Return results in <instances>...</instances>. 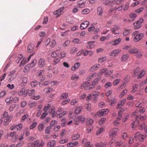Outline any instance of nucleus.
Listing matches in <instances>:
<instances>
[{
	"label": "nucleus",
	"instance_id": "obj_1",
	"mask_svg": "<svg viewBox=\"0 0 147 147\" xmlns=\"http://www.w3.org/2000/svg\"><path fill=\"white\" fill-rule=\"evenodd\" d=\"M1 117L5 118L3 123L5 125H7L12 119V117L11 115H9L8 113L6 111H5L1 115Z\"/></svg>",
	"mask_w": 147,
	"mask_h": 147
},
{
	"label": "nucleus",
	"instance_id": "obj_2",
	"mask_svg": "<svg viewBox=\"0 0 147 147\" xmlns=\"http://www.w3.org/2000/svg\"><path fill=\"white\" fill-rule=\"evenodd\" d=\"M132 35L134 36V40L135 42H137L140 40L144 37V34L142 33H140L138 31L134 32Z\"/></svg>",
	"mask_w": 147,
	"mask_h": 147
},
{
	"label": "nucleus",
	"instance_id": "obj_3",
	"mask_svg": "<svg viewBox=\"0 0 147 147\" xmlns=\"http://www.w3.org/2000/svg\"><path fill=\"white\" fill-rule=\"evenodd\" d=\"M146 116H142L140 115H139L136 116V118L135 121L132 123V128H134L135 127L137 126L139 123L140 119L141 121H143L146 119Z\"/></svg>",
	"mask_w": 147,
	"mask_h": 147
},
{
	"label": "nucleus",
	"instance_id": "obj_4",
	"mask_svg": "<svg viewBox=\"0 0 147 147\" xmlns=\"http://www.w3.org/2000/svg\"><path fill=\"white\" fill-rule=\"evenodd\" d=\"M82 89H84L86 90H89L92 89L94 88V85L90 84L88 82H85L81 85Z\"/></svg>",
	"mask_w": 147,
	"mask_h": 147
},
{
	"label": "nucleus",
	"instance_id": "obj_5",
	"mask_svg": "<svg viewBox=\"0 0 147 147\" xmlns=\"http://www.w3.org/2000/svg\"><path fill=\"white\" fill-rule=\"evenodd\" d=\"M143 19L141 18L136 22L134 23L133 25L134 26V29H136L141 27L142 26L141 24L143 22Z\"/></svg>",
	"mask_w": 147,
	"mask_h": 147
},
{
	"label": "nucleus",
	"instance_id": "obj_6",
	"mask_svg": "<svg viewBox=\"0 0 147 147\" xmlns=\"http://www.w3.org/2000/svg\"><path fill=\"white\" fill-rule=\"evenodd\" d=\"M45 144V143L42 141L40 142L39 140H36L32 142V147H42Z\"/></svg>",
	"mask_w": 147,
	"mask_h": 147
},
{
	"label": "nucleus",
	"instance_id": "obj_7",
	"mask_svg": "<svg viewBox=\"0 0 147 147\" xmlns=\"http://www.w3.org/2000/svg\"><path fill=\"white\" fill-rule=\"evenodd\" d=\"M146 135L145 134H142L140 132H136L135 135L134 137L135 138H138L140 142L143 141L144 138H146Z\"/></svg>",
	"mask_w": 147,
	"mask_h": 147
},
{
	"label": "nucleus",
	"instance_id": "obj_8",
	"mask_svg": "<svg viewBox=\"0 0 147 147\" xmlns=\"http://www.w3.org/2000/svg\"><path fill=\"white\" fill-rule=\"evenodd\" d=\"M121 52V51L120 49H115L111 52L109 54L110 56L112 57H116Z\"/></svg>",
	"mask_w": 147,
	"mask_h": 147
},
{
	"label": "nucleus",
	"instance_id": "obj_9",
	"mask_svg": "<svg viewBox=\"0 0 147 147\" xmlns=\"http://www.w3.org/2000/svg\"><path fill=\"white\" fill-rule=\"evenodd\" d=\"M109 112V110L107 109H102L100 110L97 113V115L99 117L105 115L107 114Z\"/></svg>",
	"mask_w": 147,
	"mask_h": 147
},
{
	"label": "nucleus",
	"instance_id": "obj_10",
	"mask_svg": "<svg viewBox=\"0 0 147 147\" xmlns=\"http://www.w3.org/2000/svg\"><path fill=\"white\" fill-rule=\"evenodd\" d=\"M129 79V77L128 76L125 77L123 80L121 85L120 86V87L121 88H124L127 84Z\"/></svg>",
	"mask_w": 147,
	"mask_h": 147
},
{
	"label": "nucleus",
	"instance_id": "obj_11",
	"mask_svg": "<svg viewBox=\"0 0 147 147\" xmlns=\"http://www.w3.org/2000/svg\"><path fill=\"white\" fill-rule=\"evenodd\" d=\"M118 129L117 128L111 129L109 133V136L110 137H114L116 136L118 131Z\"/></svg>",
	"mask_w": 147,
	"mask_h": 147
},
{
	"label": "nucleus",
	"instance_id": "obj_12",
	"mask_svg": "<svg viewBox=\"0 0 147 147\" xmlns=\"http://www.w3.org/2000/svg\"><path fill=\"white\" fill-rule=\"evenodd\" d=\"M27 90L23 88L20 90L18 92V94L20 96H25L27 94Z\"/></svg>",
	"mask_w": 147,
	"mask_h": 147
},
{
	"label": "nucleus",
	"instance_id": "obj_13",
	"mask_svg": "<svg viewBox=\"0 0 147 147\" xmlns=\"http://www.w3.org/2000/svg\"><path fill=\"white\" fill-rule=\"evenodd\" d=\"M120 27L118 26L114 25L111 29V32L112 33L115 35L119 34V32H117V31L119 30Z\"/></svg>",
	"mask_w": 147,
	"mask_h": 147
},
{
	"label": "nucleus",
	"instance_id": "obj_14",
	"mask_svg": "<svg viewBox=\"0 0 147 147\" xmlns=\"http://www.w3.org/2000/svg\"><path fill=\"white\" fill-rule=\"evenodd\" d=\"M49 112L52 115L53 117H55L57 114V111H55V107H52L49 110Z\"/></svg>",
	"mask_w": 147,
	"mask_h": 147
},
{
	"label": "nucleus",
	"instance_id": "obj_15",
	"mask_svg": "<svg viewBox=\"0 0 147 147\" xmlns=\"http://www.w3.org/2000/svg\"><path fill=\"white\" fill-rule=\"evenodd\" d=\"M46 61L43 59H40L39 61L38 65L40 67H43L46 65Z\"/></svg>",
	"mask_w": 147,
	"mask_h": 147
},
{
	"label": "nucleus",
	"instance_id": "obj_16",
	"mask_svg": "<svg viewBox=\"0 0 147 147\" xmlns=\"http://www.w3.org/2000/svg\"><path fill=\"white\" fill-rule=\"evenodd\" d=\"M89 24V22L88 21H85L80 24V28L81 30L85 29L88 26Z\"/></svg>",
	"mask_w": 147,
	"mask_h": 147
},
{
	"label": "nucleus",
	"instance_id": "obj_17",
	"mask_svg": "<svg viewBox=\"0 0 147 147\" xmlns=\"http://www.w3.org/2000/svg\"><path fill=\"white\" fill-rule=\"evenodd\" d=\"M121 39L120 38H119L118 39L111 42L110 43L112 45L116 46L119 44L121 42Z\"/></svg>",
	"mask_w": 147,
	"mask_h": 147
},
{
	"label": "nucleus",
	"instance_id": "obj_18",
	"mask_svg": "<svg viewBox=\"0 0 147 147\" xmlns=\"http://www.w3.org/2000/svg\"><path fill=\"white\" fill-rule=\"evenodd\" d=\"M64 7H62L57 10L54 11L53 13V14L55 15H58V16L61 15L64 9Z\"/></svg>",
	"mask_w": 147,
	"mask_h": 147
},
{
	"label": "nucleus",
	"instance_id": "obj_19",
	"mask_svg": "<svg viewBox=\"0 0 147 147\" xmlns=\"http://www.w3.org/2000/svg\"><path fill=\"white\" fill-rule=\"evenodd\" d=\"M77 120L79 122L83 123L85 121L86 118L84 116L80 115L78 117Z\"/></svg>",
	"mask_w": 147,
	"mask_h": 147
},
{
	"label": "nucleus",
	"instance_id": "obj_20",
	"mask_svg": "<svg viewBox=\"0 0 147 147\" xmlns=\"http://www.w3.org/2000/svg\"><path fill=\"white\" fill-rule=\"evenodd\" d=\"M129 57V56L128 54L123 55L121 58V61L123 62H125L128 59Z\"/></svg>",
	"mask_w": 147,
	"mask_h": 147
},
{
	"label": "nucleus",
	"instance_id": "obj_21",
	"mask_svg": "<svg viewBox=\"0 0 147 147\" xmlns=\"http://www.w3.org/2000/svg\"><path fill=\"white\" fill-rule=\"evenodd\" d=\"M76 108L75 111V113L76 114H79L82 111L83 108L82 106H78L76 107Z\"/></svg>",
	"mask_w": 147,
	"mask_h": 147
},
{
	"label": "nucleus",
	"instance_id": "obj_22",
	"mask_svg": "<svg viewBox=\"0 0 147 147\" xmlns=\"http://www.w3.org/2000/svg\"><path fill=\"white\" fill-rule=\"evenodd\" d=\"M56 142L53 140L49 142L47 144V147H53L55 145Z\"/></svg>",
	"mask_w": 147,
	"mask_h": 147
},
{
	"label": "nucleus",
	"instance_id": "obj_23",
	"mask_svg": "<svg viewBox=\"0 0 147 147\" xmlns=\"http://www.w3.org/2000/svg\"><path fill=\"white\" fill-rule=\"evenodd\" d=\"M140 71V69L139 67H137L134 70L133 76L134 77H138L139 75Z\"/></svg>",
	"mask_w": 147,
	"mask_h": 147
},
{
	"label": "nucleus",
	"instance_id": "obj_24",
	"mask_svg": "<svg viewBox=\"0 0 147 147\" xmlns=\"http://www.w3.org/2000/svg\"><path fill=\"white\" fill-rule=\"evenodd\" d=\"M143 55L142 52L140 50H138V52L135 53L134 55L136 56L137 58H140L142 57Z\"/></svg>",
	"mask_w": 147,
	"mask_h": 147
},
{
	"label": "nucleus",
	"instance_id": "obj_25",
	"mask_svg": "<svg viewBox=\"0 0 147 147\" xmlns=\"http://www.w3.org/2000/svg\"><path fill=\"white\" fill-rule=\"evenodd\" d=\"M28 78L26 77H23L22 80V81L20 84V85L22 86H24L27 82Z\"/></svg>",
	"mask_w": 147,
	"mask_h": 147
},
{
	"label": "nucleus",
	"instance_id": "obj_26",
	"mask_svg": "<svg viewBox=\"0 0 147 147\" xmlns=\"http://www.w3.org/2000/svg\"><path fill=\"white\" fill-rule=\"evenodd\" d=\"M138 49L135 48H133L128 51V53L130 54H135L138 52Z\"/></svg>",
	"mask_w": 147,
	"mask_h": 147
},
{
	"label": "nucleus",
	"instance_id": "obj_27",
	"mask_svg": "<svg viewBox=\"0 0 147 147\" xmlns=\"http://www.w3.org/2000/svg\"><path fill=\"white\" fill-rule=\"evenodd\" d=\"M125 100H121L120 102H119L118 105L117 106V109H119L122 107L125 104Z\"/></svg>",
	"mask_w": 147,
	"mask_h": 147
},
{
	"label": "nucleus",
	"instance_id": "obj_28",
	"mask_svg": "<svg viewBox=\"0 0 147 147\" xmlns=\"http://www.w3.org/2000/svg\"><path fill=\"white\" fill-rule=\"evenodd\" d=\"M80 65V63L78 62L75 63L74 66L72 67L71 68V70L72 71H74L76 69H78Z\"/></svg>",
	"mask_w": 147,
	"mask_h": 147
},
{
	"label": "nucleus",
	"instance_id": "obj_29",
	"mask_svg": "<svg viewBox=\"0 0 147 147\" xmlns=\"http://www.w3.org/2000/svg\"><path fill=\"white\" fill-rule=\"evenodd\" d=\"M145 74V71L144 70H142L139 73L138 76L137 77V78L139 79L142 78Z\"/></svg>",
	"mask_w": 147,
	"mask_h": 147
},
{
	"label": "nucleus",
	"instance_id": "obj_30",
	"mask_svg": "<svg viewBox=\"0 0 147 147\" xmlns=\"http://www.w3.org/2000/svg\"><path fill=\"white\" fill-rule=\"evenodd\" d=\"M100 66L99 64H96L92 66L90 69V71H93L94 70H96L99 68Z\"/></svg>",
	"mask_w": 147,
	"mask_h": 147
},
{
	"label": "nucleus",
	"instance_id": "obj_31",
	"mask_svg": "<svg viewBox=\"0 0 147 147\" xmlns=\"http://www.w3.org/2000/svg\"><path fill=\"white\" fill-rule=\"evenodd\" d=\"M34 50V47L31 45H29L27 48V52L28 53H32Z\"/></svg>",
	"mask_w": 147,
	"mask_h": 147
},
{
	"label": "nucleus",
	"instance_id": "obj_32",
	"mask_svg": "<svg viewBox=\"0 0 147 147\" xmlns=\"http://www.w3.org/2000/svg\"><path fill=\"white\" fill-rule=\"evenodd\" d=\"M56 45V42L55 40L54 39L50 40L49 46L51 48L55 46Z\"/></svg>",
	"mask_w": 147,
	"mask_h": 147
},
{
	"label": "nucleus",
	"instance_id": "obj_33",
	"mask_svg": "<svg viewBox=\"0 0 147 147\" xmlns=\"http://www.w3.org/2000/svg\"><path fill=\"white\" fill-rule=\"evenodd\" d=\"M53 91V89L51 88H45L44 90V91L45 93L48 94L51 92Z\"/></svg>",
	"mask_w": 147,
	"mask_h": 147
},
{
	"label": "nucleus",
	"instance_id": "obj_34",
	"mask_svg": "<svg viewBox=\"0 0 147 147\" xmlns=\"http://www.w3.org/2000/svg\"><path fill=\"white\" fill-rule=\"evenodd\" d=\"M78 144V142H70L67 144V146L68 147H72L77 146Z\"/></svg>",
	"mask_w": 147,
	"mask_h": 147
},
{
	"label": "nucleus",
	"instance_id": "obj_35",
	"mask_svg": "<svg viewBox=\"0 0 147 147\" xmlns=\"http://www.w3.org/2000/svg\"><path fill=\"white\" fill-rule=\"evenodd\" d=\"M44 127V124L42 123H40L38 126V129L40 131H42L43 130Z\"/></svg>",
	"mask_w": 147,
	"mask_h": 147
},
{
	"label": "nucleus",
	"instance_id": "obj_36",
	"mask_svg": "<svg viewBox=\"0 0 147 147\" xmlns=\"http://www.w3.org/2000/svg\"><path fill=\"white\" fill-rule=\"evenodd\" d=\"M107 143L105 142L103 143L102 142H100L99 144H96V147H105Z\"/></svg>",
	"mask_w": 147,
	"mask_h": 147
},
{
	"label": "nucleus",
	"instance_id": "obj_37",
	"mask_svg": "<svg viewBox=\"0 0 147 147\" xmlns=\"http://www.w3.org/2000/svg\"><path fill=\"white\" fill-rule=\"evenodd\" d=\"M44 70H41L38 71L36 74V75L37 77H40L44 74Z\"/></svg>",
	"mask_w": 147,
	"mask_h": 147
},
{
	"label": "nucleus",
	"instance_id": "obj_38",
	"mask_svg": "<svg viewBox=\"0 0 147 147\" xmlns=\"http://www.w3.org/2000/svg\"><path fill=\"white\" fill-rule=\"evenodd\" d=\"M37 63V61L36 59H34L32 61L29 65L30 67H34Z\"/></svg>",
	"mask_w": 147,
	"mask_h": 147
},
{
	"label": "nucleus",
	"instance_id": "obj_39",
	"mask_svg": "<svg viewBox=\"0 0 147 147\" xmlns=\"http://www.w3.org/2000/svg\"><path fill=\"white\" fill-rule=\"evenodd\" d=\"M27 94L28 93L29 96H31L35 93V90L33 89L27 90Z\"/></svg>",
	"mask_w": 147,
	"mask_h": 147
},
{
	"label": "nucleus",
	"instance_id": "obj_40",
	"mask_svg": "<svg viewBox=\"0 0 147 147\" xmlns=\"http://www.w3.org/2000/svg\"><path fill=\"white\" fill-rule=\"evenodd\" d=\"M103 10L101 7H99L97 8V14L101 16Z\"/></svg>",
	"mask_w": 147,
	"mask_h": 147
},
{
	"label": "nucleus",
	"instance_id": "obj_41",
	"mask_svg": "<svg viewBox=\"0 0 147 147\" xmlns=\"http://www.w3.org/2000/svg\"><path fill=\"white\" fill-rule=\"evenodd\" d=\"M96 73H94L90 75L87 78L86 80L88 81H90L91 79L95 78L96 75Z\"/></svg>",
	"mask_w": 147,
	"mask_h": 147
},
{
	"label": "nucleus",
	"instance_id": "obj_42",
	"mask_svg": "<svg viewBox=\"0 0 147 147\" xmlns=\"http://www.w3.org/2000/svg\"><path fill=\"white\" fill-rule=\"evenodd\" d=\"M71 79L72 80L76 81L79 79V76L76 74H74L72 76Z\"/></svg>",
	"mask_w": 147,
	"mask_h": 147
},
{
	"label": "nucleus",
	"instance_id": "obj_43",
	"mask_svg": "<svg viewBox=\"0 0 147 147\" xmlns=\"http://www.w3.org/2000/svg\"><path fill=\"white\" fill-rule=\"evenodd\" d=\"M127 90L126 89L124 90L119 95V97L121 98L123 96L127 93Z\"/></svg>",
	"mask_w": 147,
	"mask_h": 147
},
{
	"label": "nucleus",
	"instance_id": "obj_44",
	"mask_svg": "<svg viewBox=\"0 0 147 147\" xmlns=\"http://www.w3.org/2000/svg\"><path fill=\"white\" fill-rule=\"evenodd\" d=\"M123 143V141H118L115 142V144L116 147H120L121 145Z\"/></svg>",
	"mask_w": 147,
	"mask_h": 147
},
{
	"label": "nucleus",
	"instance_id": "obj_45",
	"mask_svg": "<svg viewBox=\"0 0 147 147\" xmlns=\"http://www.w3.org/2000/svg\"><path fill=\"white\" fill-rule=\"evenodd\" d=\"M12 101V98H7L5 100V102L8 105H9L11 103Z\"/></svg>",
	"mask_w": 147,
	"mask_h": 147
},
{
	"label": "nucleus",
	"instance_id": "obj_46",
	"mask_svg": "<svg viewBox=\"0 0 147 147\" xmlns=\"http://www.w3.org/2000/svg\"><path fill=\"white\" fill-rule=\"evenodd\" d=\"M68 96V94L67 92L63 93L62 94L60 98L61 99H63L66 98Z\"/></svg>",
	"mask_w": 147,
	"mask_h": 147
},
{
	"label": "nucleus",
	"instance_id": "obj_47",
	"mask_svg": "<svg viewBox=\"0 0 147 147\" xmlns=\"http://www.w3.org/2000/svg\"><path fill=\"white\" fill-rule=\"evenodd\" d=\"M105 130L104 129L103 127H101L97 131L96 134V135H98L102 133V132Z\"/></svg>",
	"mask_w": 147,
	"mask_h": 147
},
{
	"label": "nucleus",
	"instance_id": "obj_48",
	"mask_svg": "<svg viewBox=\"0 0 147 147\" xmlns=\"http://www.w3.org/2000/svg\"><path fill=\"white\" fill-rule=\"evenodd\" d=\"M80 137V135L79 134H76L72 136V139L73 140H76L79 138Z\"/></svg>",
	"mask_w": 147,
	"mask_h": 147
},
{
	"label": "nucleus",
	"instance_id": "obj_49",
	"mask_svg": "<svg viewBox=\"0 0 147 147\" xmlns=\"http://www.w3.org/2000/svg\"><path fill=\"white\" fill-rule=\"evenodd\" d=\"M121 81L120 79H115L113 82V84L114 86L117 85Z\"/></svg>",
	"mask_w": 147,
	"mask_h": 147
},
{
	"label": "nucleus",
	"instance_id": "obj_50",
	"mask_svg": "<svg viewBox=\"0 0 147 147\" xmlns=\"http://www.w3.org/2000/svg\"><path fill=\"white\" fill-rule=\"evenodd\" d=\"M28 62L26 60V59L25 58H24L20 63V66H21L22 65H24Z\"/></svg>",
	"mask_w": 147,
	"mask_h": 147
},
{
	"label": "nucleus",
	"instance_id": "obj_51",
	"mask_svg": "<svg viewBox=\"0 0 147 147\" xmlns=\"http://www.w3.org/2000/svg\"><path fill=\"white\" fill-rule=\"evenodd\" d=\"M121 137L124 140H126L128 138L127 134L125 132H124L121 135Z\"/></svg>",
	"mask_w": 147,
	"mask_h": 147
},
{
	"label": "nucleus",
	"instance_id": "obj_52",
	"mask_svg": "<svg viewBox=\"0 0 147 147\" xmlns=\"http://www.w3.org/2000/svg\"><path fill=\"white\" fill-rule=\"evenodd\" d=\"M86 109L88 111H90L91 109V105L90 103L86 104L85 105Z\"/></svg>",
	"mask_w": 147,
	"mask_h": 147
},
{
	"label": "nucleus",
	"instance_id": "obj_53",
	"mask_svg": "<svg viewBox=\"0 0 147 147\" xmlns=\"http://www.w3.org/2000/svg\"><path fill=\"white\" fill-rule=\"evenodd\" d=\"M31 68L29 64L26 65L24 67V71L25 72H28L30 68Z\"/></svg>",
	"mask_w": 147,
	"mask_h": 147
},
{
	"label": "nucleus",
	"instance_id": "obj_54",
	"mask_svg": "<svg viewBox=\"0 0 147 147\" xmlns=\"http://www.w3.org/2000/svg\"><path fill=\"white\" fill-rule=\"evenodd\" d=\"M79 7L82 8L84 7L85 3L84 1H80L78 2Z\"/></svg>",
	"mask_w": 147,
	"mask_h": 147
},
{
	"label": "nucleus",
	"instance_id": "obj_55",
	"mask_svg": "<svg viewBox=\"0 0 147 147\" xmlns=\"http://www.w3.org/2000/svg\"><path fill=\"white\" fill-rule=\"evenodd\" d=\"M67 111H63L62 113H60L57 115V117L61 118L63 116L66 114Z\"/></svg>",
	"mask_w": 147,
	"mask_h": 147
},
{
	"label": "nucleus",
	"instance_id": "obj_56",
	"mask_svg": "<svg viewBox=\"0 0 147 147\" xmlns=\"http://www.w3.org/2000/svg\"><path fill=\"white\" fill-rule=\"evenodd\" d=\"M68 140L67 138H65L63 139H62L59 140V142L61 144H63L67 142Z\"/></svg>",
	"mask_w": 147,
	"mask_h": 147
},
{
	"label": "nucleus",
	"instance_id": "obj_57",
	"mask_svg": "<svg viewBox=\"0 0 147 147\" xmlns=\"http://www.w3.org/2000/svg\"><path fill=\"white\" fill-rule=\"evenodd\" d=\"M107 59V57L106 56L99 58L98 59V61L100 63H102L105 61Z\"/></svg>",
	"mask_w": 147,
	"mask_h": 147
},
{
	"label": "nucleus",
	"instance_id": "obj_58",
	"mask_svg": "<svg viewBox=\"0 0 147 147\" xmlns=\"http://www.w3.org/2000/svg\"><path fill=\"white\" fill-rule=\"evenodd\" d=\"M72 42L76 44L80 43L81 44L82 43V42L80 41L79 40L78 38H74Z\"/></svg>",
	"mask_w": 147,
	"mask_h": 147
},
{
	"label": "nucleus",
	"instance_id": "obj_59",
	"mask_svg": "<svg viewBox=\"0 0 147 147\" xmlns=\"http://www.w3.org/2000/svg\"><path fill=\"white\" fill-rule=\"evenodd\" d=\"M37 103L35 102H32L29 104V106L30 108H33L36 106Z\"/></svg>",
	"mask_w": 147,
	"mask_h": 147
},
{
	"label": "nucleus",
	"instance_id": "obj_60",
	"mask_svg": "<svg viewBox=\"0 0 147 147\" xmlns=\"http://www.w3.org/2000/svg\"><path fill=\"white\" fill-rule=\"evenodd\" d=\"M129 17L130 18L133 19L132 21H133L134 19L136 17V15L134 13H132L130 14Z\"/></svg>",
	"mask_w": 147,
	"mask_h": 147
},
{
	"label": "nucleus",
	"instance_id": "obj_61",
	"mask_svg": "<svg viewBox=\"0 0 147 147\" xmlns=\"http://www.w3.org/2000/svg\"><path fill=\"white\" fill-rule=\"evenodd\" d=\"M90 12V10L87 9H86L83 10L82 11V13L83 14H87Z\"/></svg>",
	"mask_w": 147,
	"mask_h": 147
},
{
	"label": "nucleus",
	"instance_id": "obj_62",
	"mask_svg": "<svg viewBox=\"0 0 147 147\" xmlns=\"http://www.w3.org/2000/svg\"><path fill=\"white\" fill-rule=\"evenodd\" d=\"M37 123L36 122H34L32 123L30 126V129H32L34 128L37 125Z\"/></svg>",
	"mask_w": 147,
	"mask_h": 147
},
{
	"label": "nucleus",
	"instance_id": "obj_63",
	"mask_svg": "<svg viewBox=\"0 0 147 147\" xmlns=\"http://www.w3.org/2000/svg\"><path fill=\"white\" fill-rule=\"evenodd\" d=\"M99 80L98 78H95L94 80L92 82L91 85H94V87L95 86V85L96 83H97L99 81Z\"/></svg>",
	"mask_w": 147,
	"mask_h": 147
},
{
	"label": "nucleus",
	"instance_id": "obj_64",
	"mask_svg": "<svg viewBox=\"0 0 147 147\" xmlns=\"http://www.w3.org/2000/svg\"><path fill=\"white\" fill-rule=\"evenodd\" d=\"M70 99H67L65 100H63L61 104L62 105H63L66 104H67L70 101Z\"/></svg>",
	"mask_w": 147,
	"mask_h": 147
}]
</instances>
